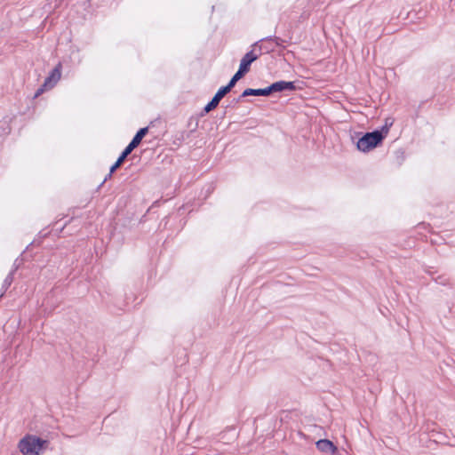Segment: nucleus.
<instances>
[{"label":"nucleus","mask_w":455,"mask_h":455,"mask_svg":"<svg viewBox=\"0 0 455 455\" xmlns=\"http://www.w3.org/2000/svg\"><path fill=\"white\" fill-rule=\"evenodd\" d=\"M229 92L227 88L221 87L219 89V91L216 92L212 100L204 107V111L206 113L212 111L214 109L221 100V99Z\"/></svg>","instance_id":"7"},{"label":"nucleus","mask_w":455,"mask_h":455,"mask_svg":"<svg viewBox=\"0 0 455 455\" xmlns=\"http://www.w3.org/2000/svg\"><path fill=\"white\" fill-rule=\"evenodd\" d=\"M387 132V125L383 127L382 131L376 130L371 132H366L358 140L356 143L357 149L363 153L374 149L382 142Z\"/></svg>","instance_id":"2"},{"label":"nucleus","mask_w":455,"mask_h":455,"mask_svg":"<svg viewBox=\"0 0 455 455\" xmlns=\"http://www.w3.org/2000/svg\"><path fill=\"white\" fill-rule=\"evenodd\" d=\"M12 280H13V273L11 272L4 281L3 287L4 288V290H6L11 285V283H12Z\"/></svg>","instance_id":"14"},{"label":"nucleus","mask_w":455,"mask_h":455,"mask_svg":"<svg viewBox=\"0 0 455 455\" xmlns=\"http://www.w3.org/2000/svg\"><path fill=\"white\" fill-rule=\"evenodd\" d=\"M295 89H296V86L294 84V82H286V81H278V82L273 83L271 85L268 86L270 94L272 92H276L294 91Z\"/></svg>","instance_id":"6"},{"label":"nucleus","mask_w":455,"mask_h":455,"mask_svg":"<svg viewBox=\"0 0 455 455\" xmlns=\"http://www.w3.org/2000/svg\"><path fill=\"white\" fill-rule=\"evenodd\" d=\"M128 156L129 154L124 150L121 156L116 160V162L111 166L108 177H110L112 175V173L124 163V161Z\"/></svg>","instance_id":"10"},{"label":"nucleus","mask_w":455,"mask_h":455,"mask_svg":"<svg viewBox=\"0 0 455 455\" xmlns=\"http://www.w3.org/2000/svg\"><path fill=\"white\" fill-rule=\"evenodd\" d=\"M61 77V64L59 63L45 78L43 85L37 90L36 97L42 94L44 91L52 89Z\"/></svg>","instance_id":"4"},{"label":"nucleus","mask_w":455,"mask_h":455,"mask_svg":"<svg viewBox=\"0 0 455 455\" xmlns=\"http://www.w3.org/2000/svg\"><path fill=\"white\" fill-rule=\"evenodd\" d=\"M262 54L261 46L259 43H255L251 46V50L248 52L241 60L239 68L244 74L250 70V67Z\"/></svg>","instance_id":"3"},{"label":"nucleus","mask_w":455,"mask_h":455,"mask_svg":"<svg viewBox=\"0 0 455 455\" xmlns=\"http://www.w3.org/2000/svg\"><path fill=\"white\" fill-rule=\"evenodd\" d=\"M245 74L241 71L240 69L237 70V72L233 76V77L231 78V80L229 81V83L226 85V86H223L224 88H227V90L228 92H230V90L235 86V84H236V82L238 80H240Z\"/></svg>","instance_id":"9"},{"label":"nucleus","mask_w":455,"mask_h":455,"mask_svg":"<svg viewBox=\"0 0 455 455\" xmlns=\"http://www.w3.org/2000/svg\"><path fill=\"white\" fill-rule=\"evenodd\" d=\"M270 94L268 87L263 88V89H251L248 88L245 89L243 93L242 97H247V96H268Z\"/></svg>","instance_id":"8"},{"label":"nucleus","mask_w":455,"mask_h":455,"mask_svg":"<svg viewBox=\"0 0 455 455\" xmlns=\"http://www.w3.org/2000/svg\"><path fill=\"white\" fill-rule=\"evenodd\" d=\"M148 127H144V128L140 129L137 132V133L135 134V136L133 137V140L140 144V141L142 140V139L148 133Z\"/></svg>","instance_id":"11"},{"label":"nucleus","mask_w":455,"mask_h":455,"mask_svg":"<svg viewBox=\"0 0 455 455\" xmlns=\"http://www.w3.org/2000/svg\"><path fill=\"white\" fill-rule=\"evenodd\" d=\"M49 442L34 435H27L19 442V450L23 455H41Z\"/></svg>","instance_id":"1"},{"label":"nucleus","mask_w":455,"mask_h":455,"mask_svg":"<svg viewBox=\"0 0 455 455\" xmlns=\"http://www.w3.org/2000/svg\"><path fill=\"white\" fill-rule=\"evenodd\" d=\"M139 145L140 144L132 139L129 145L125 148L124 151L130 155L132 151Z\"/></svg>","instance_id":"13"},{"label":"nucleus","mask_w":455,"mask_h":455,"mask_svg":"<svg viewBox=\"0 0 455 455\" xmlns=\"http://www.w3.org/2000/svg\"><path fill=\"white\" fill-rule=\"evenodd\" d=\"M316 448L325 454H336L338 449L333 443L328 439H321L315 443Z\"/></svg>","instance_id":"5"},{"label":"nucleus","mask_w":455,"mask_h":455,"mask_svg":"<svg viewBox=\"0 0 455 455\" xmlns=\"http://www.w3.org/2000/svg\"><path fill=\"white\" fill-rule=\"evenodd\" d=\"M139 145L140 144L132 139L129 145L125 148L124 151L130 155L132 151Z\"/></svg>","instance_id":"12"}]
</instances>
